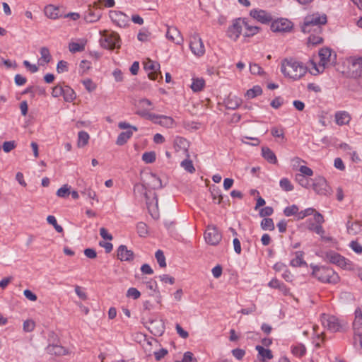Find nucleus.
<instances>
[{"label": "nucleus", "mask_w": 362, "mask_h": 362, "mask_svg": "<svg viewBox=\"0 0 362 362\" xmlns=\"http://www.w3.org/2000/svg\"><path fill=\"white\" fill-rule=\"evenodd\" d=\"M308 67L301 62L293 58L285 59L281 64V71L286 78L296 81L302 78Z\"/></svg>", "instance_id": "1"}, {"label": "nucleus", "mask_w": 362, "mask_h": 362, "mask_svg": "<svg viewBox=\"0 0 362 362\" xmlns=\"http://www.w3.org/2000/svg\"><path fill=\"white\" fill-rule=\"evenodd\" d=\"M327 16L323 13H314L307 15L301 25V30L305 33L314 32L320 33L322 30V25L327 23Z\"/></svg>", "instance_id": "2"}, {"label": "nucleus", "mask_w": 362, "mask_h": 362, "mask_svg": "<svg viewBox=\"0 0 362 362\" xmlns=\"http://www.w3.org/2000/svg\"><path fill=\"white\" fill-rule=\"evenodd\" d=\"M331 55L332 50L330 49L325 47L320 49L318 63H316L313 61H312L310 63V74L315 76L322 73L330 62Z\"/></svg>", "instance_id": "3"}, {"label": "nucleus", "mask_w": 362, "mask_h": 362, "mask_svg": "<svg viewBox=\"0 0 362 362\" xmlns=\"http://www.w3.org/2000/svg\"><path fill=\"white\" fill-rule=\"evenodd\" d=\"M313 274L320 281L335 284L339 282V275L332 269L325 267H315Z\"/></svg>", "instance_id": "4"}, {"label": "nucleus", "mask_w": 362, "mask_h": 362, "mask_svg": "<svg viewBox=\"0 0 362 362\" xmlns=\"http://www.w3.org/2000/svg\"><path fill=\"white\" fill-rule=\"evenodd\" d=\"M100 43L103 48L113 49L120 47V38L117 33L103 30L100 31Z\"/></svg>", "instance_id": "5"}, {"label": "nucleus", "mask_w": 362, "mask_h": 362, "mask_svg": "<svg viewBox=\"0 0 362 362\" xmlns=\"http://www.w3.org/2000/svg\"><path fill=\"white\" fill-rule=\"evenodd\" d=\"M141 114L143 115V117H146L154 124H159L165 128H173L176 125L174 119L169 116L146 113V112H143Z\"/></svg>", "instance_id": "6"}, {"label": "nucleus", "mask_w": 362, "mask_h": 362, "mask_svg": "<svg viewBox=\"0 0 362 362\" xmlns=\"http://www.w3.org/2000/svg\"><path fill=\"white\" fill-rule=\"evenodd\" d=\"M243 23L244 18L234 19L227 29L226 35L228 37L233 41H236L241 34L243 35Z\"/></svg>", "instance_id": "7"}, {"label": "nucleus", "mask_w": 362, "mask_h": 362, "mask_svg": "<svg viewBox=\"0 0 362 362\" xmlns=\"http://www.w3.org/2000/svg\"><path fill=\"white\" fill-rule=\"evenodd\" d=\"M329 262L336 264L344 269H352V262L335 252H329L326 255Z\"/></svg>", "instance_id": "8"}, {"label": "nucleus", "mask_w": 362, "mask_h": 362, "mask_svg": "<svg viewBox=\"0 0 362 362\" xmlns=\"http://www.w3.org/2000/svg\"><path fill=\"white\" fill-rule=\"evenodd\" d=\"M320 320L322 326L331 332H339L341 329L342 325L335 316L322 314Z\"/></svg>", "instance_id": "9"}, {"label": "nucleus", "mask_w": 362, "mask_h": 362, "mask_svg": "<svg viewBox=\"0 0 362 362\" xmlns=\"http://www.w3.org/2000/svg\"><path fill=\"white\" fill-rule=\"evenodd\" d=\"M189 47L192 52L197 56H203L205 53V47L199 35L194 33L190 37Z\"/></svg>", "instance_id": "10"}, {"label": "nucleus", "mask_w": 362, "mask_h": 362, "mask_svg": "<svg viewBox=\"0 0 362 362\" xmlns=\"http://www.w3.org/2000/svg\"><path fill=\"white\" fill-rule=\"evenodd\" d=\"M293 23L287 18H278L271 23V30L274 33H287L293 28Z\"/></svg>", "instance_id": "11"}, {"label": "nucleus", "mask_w": 362, "mask_h": 362, "mask_svg": "<svg viewBox=\"0 0 362 362\" xmlns=\"http://www.w3.org/2000/svg\"><path fill=\"white\" fill-rule=\"evenodd\" d=\"M222 235L214 226H209L204 233V239L207 244L216 245L221 240Z\"/></svg>", "instance_id": "12"}, {"label": "nucleus", "mask_w": 362, "mask_h": 362, "mask_svg": "<svg viewBox=\"0 0 362 362\" xmlns=\"http://www.w3.org/2000/svg\"><path fill=\"white\" fill-rule=\"evenodd\" d=\"M109 17L112 22L119 28H126L129 25V18L124 13L119 11H110Z\"/></svg>", "instance_id": "13"}, {"label": "nucleus", "mask_w": 362, "mask_h": 362, "mask_svg": "<svg viewBox=\"0 0 362 362\" xmlns=\"http://www.w3.org/2000/svg\"><path fill=\"white\" fill-rule=\"evenodd\" d=\"M313 190L320 195H327L330 194L331 189L325 177H316L313 182Z\"/></svg>", "instance_id": "14"}, {"label": "nucleus", "mask_w": 362, "mask_h": 362, "mask_svg": "<svg viewBox=\"0 0 362 362\" xmlns=\"http://www.w3.org/2000/svg\"><path fill=\"white\" fill-rule=\"evenodd\" d=\"M250 16L257 21L267 24L272 21V16L265 10L254 8L250 11Z\"/></svg>", "instance_id": "15"}, {"label": "nucleus", "mask_w": 362, "mask_h": 362, "mask_svg": "<svg viewBox=\"0 0 362 362\" xmlns=\"http://www.w3.org/2000/svg\"><path fill=\"white\" fill-rule=\"evenodd\" d=\"M144 67L151 80H156L160 74V64L155 61L147 59L144 62Z\"/></svg>", "instance_id": "16"}, {"label": "nucleus", "mask_w": 362, "mask_h": 362, "mask_svg": "<svg viewBox=\"0 0 362 362\" xmlns=\"http://www.w3.org/2000/svg\"><path fill=\"white\" fill-rule=\"evenodd\" d=\"M165 37L176 45H182L184 42L180 31L175 26H168Z\"/></svg>", "instance_id": "17"}, {"label": "nucleus", "mask_w": 362, "mask_h": 362, "mask_svg": "<svg viewBox=\"0 0 362 362\" xmlns=\"http://www.w3.org/2000/svg\"><path fill=\"white\" fill-rule=\"evenodd\" d=\"M117 256L122 262H130L134 258V252L132 250H129L124 245L119 246L117 250Z\"/></svg>", "instance_id": "18"}, {"label": "nucleus", "mask_w": 362, "mask_h": 362, "mask_svg": "<svg viewBox=\"0 0 362 362\" xmlns=\"http://www.w3.org/2000/svg\"><path fill=\"white\" fill-rule=\"evenodd\" d=\"M146 204H147L148 210L149 213L151 214V216L153 218H158L159 217L158 208V198H157V196L156 195V194H153V196L152 197L151 199H150L149 197H148L146 196Z\"/></svg>", "instance_id": "19"}, {"label": "nucleus", "mask_w": 362, "mask_h": 362, "mask_svg": "<svg viewBox=\"0 0 362 362\" xmlns=\"http://www.w3.org/2000/svg\"><path fill=\"white\" fill-rule=\"evenodd\" d=\"M87 40L86 38H78L72 40L69 44V50L71 53H76L84 51Z\"/></svg>", "instance_id": "20"}, {"label": "nucleus", "mask_w": 362, "mask_h": 362, "mask_svg": "<svg viewBox=\"0 0 362 362\" xmlns=\"http://www.w3.org/2000/svg\"><path fill=\"white\" fill-rule=\"evenodd\" d=\"M313 221L316 222V227L313 228L312 231L320 235L322 239L329 240V238L324 236L325 232L322 227V223L325 222L323 216L320 213H316Z\"/></svg>", "instance_id": "21"}, {"label": "nucleus", "mask_w": 362, "mask_h": 362, "mask_svg": "<svg viewBox=\"0 0 362 362\" xmlns=\"http://www.w3.org/2000/svg\"><path fill=\"white\" fill-rule=\"evenodd\" d=\"M136 107L138 108L136 114L141 117H143L141 112L150 113L149 111L153 109L151 101L147 98L139 99L136 103Z\"/></svg>", "instance_id": "22"}, {"label": "nucleus", "mask_w": 362, "mask_h": 362, "mask_svg": "<svg viewBox=\"0 0 362 362\" xmlns=\"http://www.w3.org/2000/svg\"><path fill=\"white\" fill-rule=\"evenodd\" d=\"M354 336H362V310L357 308L355 310V318L353 322Z\"/></svg>", "instance_id": "23"}, {"label": "nucleus", "mask_w": 362, "mask_h": 362, "mask_svg": "<svg viewBox=\"0 0 362 362\" xmlns=\"http://www.w3.org/2000/svg\"><path fill=\"white\" fill-rule=\"evenodd\" d=\"M45 15L50 19H57L60 17L59 7L54 4H48L44 8Z\"/></svg>", "instance_id": "24"}, {"label": "nucleus", "mask_w": 362, "mask_h": 362, "mask_svg": "<svg viewBox=\"0 0 362 362\" xmlns=\"http://www.w3.org/2000/svg\"><path fill=\"white\" fill-rule=\"evenodd\" d=\"M243 35L245 37H252L260 31V28L251 25L249 21L244 18Z\"/></svg>", "instance_id": "25"}, {"label": "nucleus", "mask_w": 362, "mask_h": 362, "mask_svg": "<svg viewBox=\"0 0 362 362\" xmlns=\"http://www.w3.org/2000/svg\"><path fill=\"white\" fill-rule=\"evenodd\" d=\"M335 122L339 126L348 124L351 121V115L346 111H338L334 115Z\"/></svg>", "instance_id": "26"}, {"label": "nucleus", "mask_w": 362, "mask_h": 362, "mask_svg": "<svg viewBox=\"0 0 362 362\" xmlns=\"http://www.w3.org/2000/svg\"><path fill=\"white\" fill-rule=\"evenodd\" d=\"M262 156L269 163L276 164L277 163V158L275 153L267 146H263L262 148Z\"/></svg>", "instance_id": "27"}, {"label": "nucleus", "mask_w": 362, "mask_h": 362, "mask_svg": "<svg viewBox=\"0 0 362 362\" xmlns=\"http://www.w3.org/2000/svg\"><path fill=\"white\" fill-rule=\"evenodd\" d=\"M255 349L258 351V356L261 358L262 361L270 360L274 357L270 349H265L260 345H257Z\"/></svg>", "instance_id": "28"}, {"label": "nucleus", "mask_w": 362, "mask_h": 362, "mask_svg": "<svg viewBox=\"0 0 362 362\" xmlns=\"http://www.w3.org/2000/svg\"><path fill=\"white\" fill-rule=\"evenodd\" d=\"M291 351L293 356L300 358L305 355L306 348L304 344L298 343L291 346Z\"/></svg>", "instance_id": "29"}, {"label": "nucleus", "mask_w": 362, "mask_h": 362, "mask_svg": "<svg viewBox=\"0 0 362 362\" xmlns=\"http://www.w3.org/2000/svg\"><path fill=\"white\" fill-rule=\"evenodd\" d=\"M241 99L235 95H229L226 101V107L231 110H235L241 105Z\"/></svg>", "instance_id": "30"}, {"label": "nucleus", "mask_w": 362, "mask_h": 362, "mask_svg": "<svg viewBox=\"0 0 362 362\" xmlns=\"http://www.w3.org/2000/svg\"><path fill=\"white\" fill-rule=\"evenodd\" d=\"M90 136L85 131H81L78 133L77 146L78 148H83L89 141Z\"/></svg>", "instance_id": "31"}, {"label": "nucleus", "mask_w": 362, "mask_h": 362, "mask_svg": "<svg viewBox=\"0 0 362 362\" xmlns=\"http://www.w3.org/2000/svg\"><path fill=\"white\" fill-rule=\"evenodd\" d=\"M133 133L132 130L121 132L117 138L116 144L119 146L124 145L132 136Z\"/></svg>", "instance_id": "32"}, {"label": "nucleus", "mask_w": 362, "mask_h": 362, "mask_svg": "<svg viewBox=\"0 0 362 362\" xmlns=\"http://www.w3.org/2000/svg\"><path fill=\"white\" fill-rule=\"evenodd\" d=\"M205 81L202 78H192V82L190 86L194 92H199L204 87Z\"/></svg>", "instance_id": "33"}, {"label": "nucleus", "mask_w": 362, "mask_h": 362, "mask_svg": "<svg viewBox=\"0 0 362 362\" xmlns=\"http://www.w3.org/2000/svg\"><path fill=\"white\" fill-rule=\"evenodd\" d=\"M262 93V89L259 86H255L252 88L247 90L245 93V97L247 99H252L257 96L260 95Z\"/></svg>", "instance_id": "34"}, {"label": "nucleus", "mask_w": 362, "mask_h": 362, "mask_svg": "<svg viewBox=\"0 0 362 362\" xmlns=\"http://www.w3.org/2000/svg\"><path fill=\"white\" fill-rule=\"evenodd\" d=\"M318 213L315 211L314 208L310 207L307 208L304 210H302L300 211H298L297 220H302L305 218L307 216L313 215V220H315V214Z\"/></svg>", "instance_id": "35"}, {"label": "nucleus", "mask_w": 362, "mask_h": 362, "mask_svg": "<svg viewBox=\"0 0 362 362\" xmlns=\"http://www.w3.org/2000/svg\"><path fill=\"white\" fill-rule=\"evenodd\" d=\"M83 18L87 23H94L100 20V14H96L91 9H88Z\"/></svg>", "instance_id": "36"}, {"label": "nucleus", "mask_w": 362, "mask_h": 362, "mask_svg": "<svg viewBox=\"0 0 362 362\" xmlns=\"http://www.w3.org/2000/svg\"><path fill=\"white\" fill-rule=\"evenodd\" d=\"M303 264H305V262L303 260V255L301 252H297L296 257L291 260V265L297 267Z\"/></svg>", "instance_id": "37"}, {"label": "nucleus", "mask_w": 362, "mask_h": 362, "mask_svg": "<svg viewBox=\"0 0 362 362\" xmlns=\"http://www.w3.org/2000/svg\"><path fill=\"white\" fill-rule=\"evenodd\" d=\"M299 208L296 204H292L291 206H288L286 207L284 209V214L286 216H296V218L297 219L298 214Z\"/></svg>", "instance_id": "38"}, {"label": "nucleus", "mask_w": 362, "mask_h": 362, "mask_svg": "<svg viewBox=\"0 0 362 362\" xmlns=\"http://www.w3.org/2000/svg\"><path fill=\"white\" fill-rule=\"evenodd\" d=\"M261 227L264 230H274V223L272 218H264L261 221Z\"/></svg>", "instance_id": "39"}, {"label": "nucleus", "mask_w": 362, "mask_h": 362, "mask_svg": "<svg viewBox=\"0 0 362 362\" xmlns=\"http://www.w3.org/2000/svg\"><path fill=\"white\" fill-rule=\"evenodd\" d=\"M180 165L182 168L185 169V170L189 173H193L195 172V168L194 167L193 163L190 159L186 158L183 160L180 163Z\"/></svg>", "instance_id": "40"}, {"label": "nucleus", "mask_w": 362, "mask_h": 362, "mask_svg": "<svg viewBox=\"0 0 362 362\" xmlns=\"http://www.w3.org/2000/svg\"><path fill=\"white\" fill-rule=\"evenodd\" d=\"M64 93L62 95L65 101L71 102L75 98V93L73 89L69 86L64 87Z\"/></svg>", "instance_id": "41"}, {"label": "nucleus", "mask_w": 362, "mask_h": 362, "mask_svg": "<svg viewBox=\"0 0 362 362\" xmlns=\"http://www.w3.org/2000/svg\"><path fill=\"white\" fill-rule=\"evenodd\" d=\"M295 180L303 187L309 188L310 185L309 180L305 177L303 176V175L296 174L295 175Z\"/></svg>", "instance_id": "42"}, {"label": "nucleus", "mask_w": 362, "mask_h": 362, "mask_svg": "<svg viewBox=\"0 0 362 362\" xmlns=\"http://www.w3.org/2000/svg\"><path fill=\"white\" fill-rule=\"evenodd\" d=\"M40 59H39V62H43L44 63H48L51 60V54L48 48L43 47L40 49Z\"/></svg>", "instance_id": "43"}, {"label": "nucleus", "mask_w": 362, "mask_h": 362, "mask_svg": "<svg viewBox=\"0 0 362 362\" xmlns=\"http://www.w3.org/2000/svg\"><path fill=\"white\" fill-rule=\"evenodd\" d=\"M71 187L68 185H64L62 187L58 189L56 192L57 197L60 198H66L70 194Z\"/></svg>", "instance_id": "44"}, {"label": "nucleus", "mask_w": 362, "mask_h": 362, "mask_svg": "<svg viewBox=\"0 0 362 362\" xmlns=\"http://www.w3.org/2000/svg\"><path fill=\"white\" fill-rule=\"evenodd\" d=\"M279 185L281 188L286 191L290 192L293 189V186L288 178L284 177L280 180Z\"/></svg>", "instance_id": "45"}, {"label": "nucleus", "mask_w": 362, "mask_h": 362, "mask_svg": "<svg viewBox=\"0 0 362 362\" xmlns=\"http://www.w3.org/2000/svg\"><path fill=\"white\" fill-rule=\"evenodd\" d=\"M81 194L93 201H96L97 202H99L96 192L90 187L85 188L83 191H81Z\"/></svg>", "instance_id": "46"}, {"label": "nucleus", "mask_w": 362, "mask_h": 362, "mask_svg": "<svg viewBox=\"0 0 362 362\" xmlns=\"http://www.w3.org/2000/svg\"><path fill=\"white\" fill-rule=\"evenodd\" d=\"M155 257L160 267H166L165 257L162 250H157L155 254Z\"/></svg>", "instance_id": "47"}, {"label": "nucleus", "mask_w": 362, "mask_h": 362, "mask_svg": "<svg viewBox=\"0 0 362 362\" xmlns=\"http://www.w3.org/2000/svg\"><path fill=\"white\" fill-rule=\"evenodd\" d=\"M136 230L140 237H145L148 234L147 225L144 222H139L136 225Z\"/></svg>", "instance_id": "48"}, {"label": "nucleus", "mask_w": 362, "mask_h": 362, "mask_svg": "<svg viewBox=\"0 0 362 362\" xmlns=\"http://www.w3.org/2000/svg\"><path fill=\"white\" fill-rule=\"evenodd\" d=\"M142 160L146 163H152L156 160V153L153 151L145 152L142 155Z\"/></svg>", "instance_id": "49"}, {"label": "nucleus", "mask_w": 362, "mask_h": 362, "mask_svg": "<svg viewBox=\"0 0 362 362\" xmlns=\"http://www.w3.org/2000/svg\"><path fill=\"white\" fill-rule=\"evenodd\" d=\"M47 221L48 223L53 226L54 229L58 233L63 232V228L57 223V219L54 216H52V215L48 216L47 218Z\"/></svg>", "instance_id": "50"}, {"label": "nucleus", "mask_w": 362, "mask_h": 362, "mask_svg": "<svg viewBox=\"0 0 362 362\" xmlns=\"http://www.w3.org/2000/svg\"><path fill=\"white\" fill-rule=\"evenodd\" d=\"M271 134L275 138L284 139V129L283 127H274L271 129Z\"/></svg>", "instance_id": "51"}, {"label": "nucleus", "mask_w": 362, "mask_h": 362, "mask_svg": "<svg viewBox=\"0 0 362 362\" xmlns=\"http://www.w3.org/2000/svg\"><path fill=\"white\" fill-rule=\"evenodd\" d=\"M82 83L88 92H92L96 89V84L90 78H86L82 81Z\"/></svg>", "instance_id": "52"}, {"label": "nucleus", "mask_w": 362, "mask_h": 362, "mask_svg": "<svg viewBox=\"0 0 362 362\" xmlns=\"http://www.w3.org/2000/svg\"><path fill=\"white\" fill-rule=\"evenodd\" d=\"M241 141L244 144H250L252 146H257L260 143L259 139L256 137L243 136Z\"/></svg>", "instance_id": "53"}, {"label": "nucleus", "mask_w": 362, "mask_h": 362, "mask_svg": "<svg viewBox=\"0 0 362 362\" xmlns=\"http://www.w3.org/2000/svg\"><path fill=\"white\" fill-rule=\"evenodd\" d=\"M127 297L131 298L134 300L138 299L141 296V293L136 288H129L127 291Z\"/></svg>", "instance_id": "54"}, {"label": "nucleus", "mask_w": 362, "mask_h": 362, "mask_svg": "<svg viewBox=\"0 0 362 362\" xmlns=\"http://www.w3.org/2000/svg\"><path fill=\"white\" fill-rule=\"evenodd\" d=\"M35 327V323L33 320H27L24 321L23 325V329L25 332H33Z\"/></svg>", "instance_id": "55"}, {"label": "nucleus", "mask_w": 362, "mask_h": 362, "mask_svg": "<svg viewBox=\"0 0 362 362\" xmlns=\"http://www.w3.org/2000/svg\"><path fill=\"white\" fill-rule=\"evenodd\" d=\"M358 228V224L357 223H352L351 221H348L346 223V230L347 233L350 235H356L358 233L357 228Z\"/></svg>", "instance_id": "56"}, {"label": "nucleus", "mask_w": 362, "mask_h": 362, "mask_svg": "<svg viewBox=\"0 0 362 362\" xmlns=\"http://www.w3.org/2000/svg\"><path fill=\"white\" fill-rule=\"evenodd\" d=\"M16 147L15 141H5L3 143L2 148L5 153H9Z\"/></svg>", "instance_id": "57"}, {"label": "nucleus", "mask_w": 362, "mask_h": 362, "mask_svg": "<svg viewBox=\"0 0 362 362\" xmlns=\"http://www.w3.org/2000/svg\"><path fill=\"white\" fill-rule=\"evenodd\" d=\"M250 71L252 74L257 75H262L264 73L262 68L255 63L250 64Z\"/></svg>", "instance_id": "58"}, {"label": "nucleus", "mask_w": 362, "mask_h": 362, "mask_svg": "<svg viewBox=\"0 0 362 362\" xmlns=\"http://www.w3.org/2000/svg\"><path fill=\"white\" fill-rule=\"evenodd\" d=\"M300 175L305 177H311L313 175V171L311 168L305 165H300L298 169Z\"/></svg>", "instance_id": "59"}, {"label": "nucleus", "mask_w": 362, "mask_h": 362, "mask_svg": "<svg viewBox=\"0 0 362 362\" xmlns=\"http://www.w3.org/2000/svg\"><path fill=\"white\" fill-rule=\"evenodd\" d=\"M118 127L121 129H127V130H132L134 132H137L138 129L135 126H132L128 122H120L118 124Z\"/></svg>", "instance_id": "60"}, {"label": "nucleus", "mask_w": 362, "mask_h": 362, "mask_svg": "<svg viewBox=\"0 0 362 362\" xmlns=\"http://www.w3.org/2000/svg\"><path fill=\"white\" fill-rule=\"evenodd\" d=\"M175 362H197V360L194 358L192 352L187 351L184 354L181 361H176Z\"/></svg>", "instance_id": "61"}, {"label": "nucleus", "mask_w": 362, "mask_h": 362, "mask_svg": "<svg viewBox=\"0 0 362 362\" xmlns=\"http://www.w3.org/2000/svg\"><path fill=\"white\" fill-rule=\"evenodd\" d=\"M349 247L356 254H361L362 253V245L360 243H358L357 241H351L349 243Z\"/></svg>", "instance_id": "62"}, {"label": "nucleus", "mask_w": 362, "mask_h": 362, "mask_svg": "<svg viewBox=\"0 0 362 362\" xmlns=\"http://www.w3.org/2000/svg\"><path fill=\"white\" fill-rule=\"evenodd\" d=\"M57 71L58 73H64L68 71V63L61 60L57 65Z\"/></svg>", "instance_id": "63"}, {"label": "nucleus", "mask_w": 362, "mask_h": 362, "mask_svg": "<svg viewBox=\"0 0 362 362\" xmlns=\"http://www.w3.org/2000/svg\"><path fill=\"white\" fill-rule=\"evenodd\" d=\"M64 91V87L57 85L52 88V95L54 98L59 97L62 95Z\"/></svg>", "instance_id": "64"}]
</instances>
